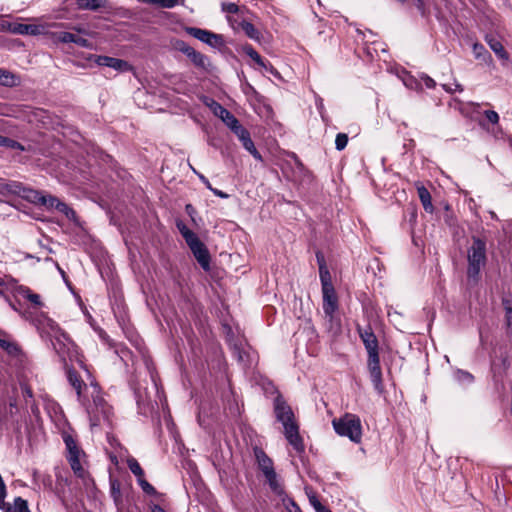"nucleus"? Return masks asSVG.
Listing matches in <instances>:
<instances>
[{
    "mask_svg": "<svg viewBox=\"0 0 512 512\" xmlns=\"http://www.w3.org/2000/svg\"><path fill=\"white\" fill-rule=\"evenodd\" d=\"M273 411L276 420L283 425V433L293 449L301 454L305 452L303 437L299 432V424L296 420L292 407L287 403L281 393H277L273 401Z\"/></svg>",
    "mask_w": 512,
    "mask_h": 512,
    "instance_id": "1",
    "label": "nucleus"
},
{
    "mask_svg": "<svg viewBox=\"0 0 512 512\" xmlns=\"http://www.w3.org/2000/svg\"><path fill=\"white\" fill-rule=\"evenodd\" d=\"M81 367L86 371L89 386L92 389L91 391V399L86 394L84 401H79V403L85 408L89 420L92 426L100 425L101 421H108L111 414V406L107 403L102 395V389L99 383L96 381L94 377H92L91 372L87 368L85 364L81 362Z\"/></svg>",
    "mask_w": 512,
    "mask_h": 512,
    "instance_id": "2",
    "label": "nucleus"
},
{
    "mask_svg": "<svg viewBox=\"0 0 512 512\" xmlns=\"http://www.w3.org/2000/svg\"><path fill=\"white\" fill-rule=\"evenodd\" d=\"M315 256L319 268V277L322 286L323 311L326 317L332 319L339 307L338 296L333 286L332 277L327 267L324 254L318 250L316 251Z\"/></svg>",
    "mask_w": 512,
    "mask_h": 512,
    "instance_id": "3",
    "label": "nucleus"
},
{
    "mask_svg": "<svg viewBox=\"0 0 512 512\" xmlns=\"http://www.w3.org/2000/svg\"><path fill=\"white\" fill-rule=\"evenodd\" d=\"M471 245L467 248V279L469 282L477 284L481 279V270L486 266L487 241L483 237L473 235Z\"/></svg>",
    "mask_w": 512,
    "mask_h": 512,
    "instance_id": "4",
    "label": "nucleus"
},
{
    "mask_svg": "<svg viewBox=\"0 0 512 512\" xmlns=\"http://www.w3.org/2000/svg\"><path fill=\"white\" fill-rule=\"evenodd\" d=\"M332 425L339 436L347 437L356 444L361 442L362 424L358 415L347 412L339 418H334Z\"/></svg>",
    "mask_w": 512,
    "mask_h": 512,
    "instance_id": "5",
    "label": "nucleus"
},
{
    "mask_svg": "<svg viewBox=\"0 0 512 512\" xmlns=\"http://www.w3.org/2000/svg\"><path fill=\"white\" fill-rule=\"evenodd\" d=\"M63 441L68 451L67 460L76 477L85 480L89 477V473L85 471L80 462V455L84 454L83 450L78 446L77 440L69 433L62 434Z\"/></svg>",
    "mask_w": 512,
    "mask_h": 512,
    "instance_id": "6",
    "label": "nucleus"
},
{
    "mask_svg": "<svg viewBox=\"0 0 512 512\" xmlns=\"http://www.w3.org/2000/svg\"><path fill=\"white\" fill-rule=\"evenodd\" d=\"M367 359V368L370 374L371 382L376 391L381 393L384 389L382 369L380 366L379 351L369 352Z\"/></svg>",
    "mask_w": 512,
    "mask_h": 512,
    "instance_id": "7",
    "label": "nucleus"
},
{
    "mask_svg": "<svg viewBox=\"0 0 512 512\" xmlns=\"http://www.w3.org/2000/svg\"><path fill=\"white\" fill-rule=\"evenodd\" d=\"M55 352L63 362H66V356H68L72 349L76 347L74 341L70 335L65 332L62 328L56 335L50 340Z\"/></svg>",
    "mask_w": 512,
    "mask_h": 512,
    "instance_id": "8",
    "label": "nucleus"
},
{
    "mask_svg": "<svg viewBox=\"0 0 512 512\" xmlns=\"http://www.w3.org/2000/svg\"><path fill=\"white\" fill-rule=\"evenodd\" d=\"M187 246L191 250L193 256L201 266V268L208 272L211 269V255L207 246L196 237L192 241L187 243Z\"/></svg>",
    "mask_w": 512,
    "mask_h": 512,
    "instance_id": "9",
    "label": "nucleus"
},
{
    "mask_svg": "<svg viewBox=\"0 0 512 512\" xmlns=\"http://www.w3.org/2000/svg\"><path fill=\"white\" fill-rule=\"evenodd\" d=\"M66 368V376L69 384L72 386V388L75 390L77 395L78 401H84L85 395L87 394L86 391L88 390L89 384L85 383L82 379L79 372L71 366H67L65 364Z\"/></svg>",
    "mask_w": 512,
    "mask_h": 512,
    "instance_id": "10",
    "label": "nucleus"
},
{
    "mask_svg": "<svg viewBox=\"0 0 512 512\" xmlns=\"http://www.w3.org/2000/svg\"><path fill=\"white\" fill-rule=\"evenodd\" d=\"M35 324L41 338H47L49 340H52L61 329L56 321L44 314H41L35 319Z\"/></svg>",
    "mask_w": 512,
    "mask_h": 512,
    "instance_id": "11",
    "label": "nucleus"
},
{
    "mask_svg": "<svg viewBox=\"0 0 512 512\" xmlns=\"http://www.w3.org/2000/svg\"><path fill=\"white\" fill-rule=\"evenodd\" d=\"M356 331L359 334L367 353L379 351V342L370 324L365 327L357 324Z\"/></svg>",
    "mask_w": 512,
    "mask_h": 512,
    "instance_id": "12",
    "label": "nucleus"
},
{
    "mask_svg": "<svg viewBox=\"0 0 512 512\" xmlns=\"http://www.w3.org/2000/svg\"><path fill=\"white\" fill-rule=\"evenodd\" d=\"M227 20L231 24L233 29H241L245 33V35L250 39L257 42L260 41L262 34L251 22L247 20L238 21L237 19H234L231 16H228Z\"/></svg>",
    "mask_w": 512,
    "mask_h": 512,
    "instance_id": "13",
    "label": "nucleus"
},
{
    "mask_svg": "<svg viewBox=\"0 0 512 512\" xmlns=\"http://www.w3.org/2000/svg\"><path fill=\"white\" fill-rule=\"evenodd\" d=\"M95 63L99 66L110 67L120 72L132 70V66L127 61L105 55L96 56Z\"/></svg>",
    "mask_w": 512,
    "mask_h": 512,
    "instance_id": "14",
    "label": "nucleus"
},
{
    "mask_svg": "<svg viewBox=\"0 0 512 512\" xmlns=\"http://www.w3.org/2000/svg\"><path fill=\"white\" fill-rule=\"evenodd\" d=\"M510 367L509 354L506 349H500L498 355L492 360L491 369L495 376L502 377Z\"/></svg>",
    "mask_w": 512,
    "mask_h": 512,
    "instance_id": "15",
    "label": "nucleus"
},
{
    "mask_svg": "<svg viewBox=\"0 0 512 512\" xmlns=\"http://www.w3.org/2000/svg\"><path fill=\"white\" fill-rule=\"evenodd\" d=\"M0 348L11 357H18L22 353L20 345L2 329H0Z\"/></svg>",
    "mask_w": 512,
    "mask_h": 512,
    "instance_id": "16",
    "label": "nucleus"
},
{
    "mask_svg": "<svg viewBox=\"0 0 512 512\" xmlns=\"http://www.w3.org/2000/svg\"><path fill=\"white\" fill-rule=\"evenodd\" d=\"M215 116L219 117L228 127L231 124L237 123V118L224 106L215 100H211L209 104Z\"/></svg>",
    "mask_w": 512,
    "mask_h": 512,
    "instance_id": "17",
    "label": "nucleus"
},
{
    "mask_svg": "<svg viewBox=\"0 0 512 512\" xmlns=\"http://www.w3.org/2000/svg\"><path fill=\"white\" fill-rule=\"evenodd\" d=\"M15 292L29 301L33 308H40L43 306L41 297L39 294L34 293L29 287L24 285H16Z\"/></svg>",
    "mask_w": 512,
    "mask_h": 512,
    "instance_id": "18",
    "label": "nucleus"
},
{
    "mask_svg": "<svg viewBox=\"0 0 512 512\" xmlns=\"http://www.w3.org/2000/svg\"><path fill=\"white\" fill-rule=\"evenodd\" d=\"M419 200L427 213H433L434 206L429 190L420 182L415 183Z\"/></svg>",
    "mask_w": 512,
    "mask_h": 512,
    "instance_id": "19",
    "label": "nucleus"
},
{
    "mask_svg": "<svg viewBox=\"0 0 512 512\" xmlns=\"http://www.w3.org/2000/svg\"><path fill=\"white\" fill-rule=\"evenodd\" d=\"M20 192L16 194L23 198L24 200L31 202L33 204H39L41 200H43V195L38 190H35L31 187L25 186L22 182H20Z\"/></svg>",
    "mask_w": 512,
    "mask_h": 512,
    "instance_id": "20",
    "label": "nucleus"
},
{
    "mask_svg": "<svg viewBox=\"0 0 512 512\" xmlns=\"http://www.w3.org/2000/svg\"><path fill=\"white\" fill-rule=\"evenodd\" d=\"M255 456L259 469L264 475L275 471L272 459L261 449L255 450Z\"/></svg>",
    "mask_w": 512,
    "mask_h": 512,
    "instance_id": "21",
    "label": "nucleus"
},
{
    "mask_svg": "<svg viewBox=\"0 0 512 512\" xmlns=\"http://www.w3.org/2000/svg\"><path fill=\"white\" fill-rule=\"evenodd\" d=\"M186 56L190 59V61L194 64L195 67L205 71L208 70V66L210 65V63L209 58L205 54H202L196 51L194 48H192L191 51L187 53Z\"/></svg>",
    "mask_w": 512,
    "mask_h": 512,
    "instance_id": "22",
    "label": "nucleus"
},
{
    "mask_svg": "<svg viewBox=\"0 0 512 512\" xmlns=\"http://www.w3.org/2000/svg\"><path fill=\"white\" fill-rule=\"evenodd\" d=\"M76 5L80 10L98 11L108 6L107 0H76Z\"/></svg>",
    "mask_w": 512,
    "mask_h": 512,
    "instance_id": "23",
    "label": "nucleus"
},
{
    "mask_svg": "<svg viewBox=\"0 0 512 512\" xmlns=\"http://www.w3.org/2000/svg\"><path fill=\"white\" fill-rule=\"evenodd\" d=\"M19 188V181L0 180V194L3 196H16L20 192Z\"/></svg>",
    "mask_w": 512,
    "mask_h": 512,
    "instance_id": "24",
    "label": "nucleus"
},
{
    "mask_svg": "<svg viewBox=\"0 0 512 512\" xmlns=\"http://www.w3.org/2000/svg\"><path fill=\"white\" fill-rule=\"evenodd\" d=\"M110 495L116 507L120 509L123 504V499L121 493V483L119 480L110 478Z\"/></svg>",
    "mask_w": 512,
    "mask_h": 512,
    "instance_id": "25",
    "label": "nucleus"
},
{
    "mask_svg": "<svg viewBox=\"0 0 512 512\" xmlns=\"http://www.w3.org/2000/svg\"><path fill=\"white\" fill-rule=\"evenodd\" d=\"M39 204L43 205L47 208H55L59 212H64V213H66V211L69 209L65 203L61 202L58 198H56L54 196H44L43 195V200H41L39 202Z\"/></svg>",
    "mask_w": 512,
    "mask_h": 512,
    "instance_id": "26",
    "label": "nucleus"
},
{
    "mask_svg": "<svg viewBox=\"0 0 512 512\" xmlns=\"http://www.w3.org/2000/svg\"><path fill=\"white\" fill-rule=\"evenodd\" d=\"M266 478V481L273 493H275L278 496H282L285 494L284 487L281 485V483L277 479V474L275 471H271L270 473L264 475Z\"/></svg>",
    "mask_w": 512,
    "mask_h": 512,
    "instance_id": "27",
    "label": "nucleus"
},
{
    "mask_svg": "<svg viewBox=\"0 0 512 512\" xmlns=\"http://www.w3.org/2000/svg\"><path fill=\"white\" fill-rule=\"evenodd\" d=\"M20 78L12 72L0 68V85L6 87H13L18 85Z\"/></svg>",
    "mask_w": 512,
    "mask_h": 512,
    "instance_id": "28",
    "label": "nucleus"
},
{
    "mask_svg": "<svg viewBox=\"0 0 512 512\" xmlns=\"http://www.w3.org/2000/svg\"><path fill=\"white\" fill-rule=\"evenodd\" d=\"M243 147L258 161H263L262 155L256 149L254 142L251 139L250 132L240 138Z\"/></svg>",
    "mask_w": 512,
    "mask_h": 512,
    "instance_id": "29",
    "label": "nucleus"
},
{
    "mask_svg": "<svg viewBox=\"0 0 512 512\" xmlns=\"http://www.w3.org/2000/svg\"><path fill=\"white\" fill-rule=\"evenodd\" d=\"M185 31L190 36L204 42L206 44L210 43V31L206 29H201L197 27H186Z\"/></svg>",
    "mask_w": 512,
    "mask_h": 512,
    "instance_id": "30",
    "label": "nucleus"
},
{
    "mask_svg": "<svg viewBox=\"0 0 512 512\" xmlns=\"http://www.w3.org/2000/svg\"><path fill=\"white\" fill-rule=\"evenodd\" d=\"M242 51L249 56L257 65L266 68V61L262 56L254 49L251 44H245L242 46Z\"/></svg>",
    "mask_w": 512,
    "mask_h": 512,
    "instance_id": "31",
    "label": "nucleus"
},
{
    "mask_svg": "<svg viewBox=\"0 0 512 512\" xmlns=\"http://www.w3.org/2000/svg\"><path fill=\"white\" fill-rule=\"evenodd\" d=\"M487 42H488V45L491 48V50L500 59H505V60L508 59V53H507V51L505 50L504 46L502 45V43L499 40H497L495 38H491Z\"/></svg>",
    "mask_w": 512,
    "mask_h": 512,
    "instance_id": "32",
    "label": "nucleus"
},
{
    "mask_svg": "<svg viewBox=\"0 0 512 512\" xmlns=\"http://www.w3.org/2000/svg\"><path fill=\"white\" fill-rule=\"evenodd\" d=\"M176 227L179 231V233L181 234V236L184 238L186 244L190 241H192L193 239H195L196 237H198L192 230H190L186 224L181 221V220H177L176 221Z\"/></svg>",
    "mask_w": 512,
    "mask_h": 512,
    "instance_id": "33",
    "label": "nucleus"
},
{
    "mask_svg": "<svg viewBox=\"0 0 512 512\" xmlns=\"http://www.w3.org/2000/svg\"><path fill=\"white\" fill-rule=\"evenodd\" d=\"M127 465L130 471L137 477V480L145 476L144 470L134 457L127 459Z\"/></svg>",
    "mask_w": 512,
    "mask_h": 512,
    "instance_id": "34",
    "label": "nucleus"
},
{
    "mask_svg": "<svg viewBox=\"0 0 512 512\" xmlns=\"http://www.w3.org/2000/svg\"><path fill=\"white\" fill-rule=\"evenodd\" d=\"M0 147H6L9 149L20 150V151L24 150V147L21 143H19L18 141L14 140L12 138L3 136V135H0Z\"/></svg>",
    "mask_w": 512,
    "mask_h": 512,
    "instance_id": "35",
    "label": "nucleus"
},
{
    "mask_svg": "<svg viewBox=\"0 0 512 512\" xmlns=\"http://www.w3.org/2000/svg\"><path fill=\"white\" fill-rule=\"evenodd\" d=\"M144 2L157 5L162 8H173L180 3H183L184 0H144Z\"/></svg>",
    "mask_w": 512,
    "mask_h": 512,
    "instance_id": "36",
    "label": "nucleus"
},
{
    "mask_svg": "<svg viewBox=\"0 0 512 512\" xmlns=\"http://www.w3.org/2000/svg\"><path fill=\"white\" fill-rule=\"evenodd\" d=\"M138 484L140 485V487L142 488V490L148 494V495H151V496H156L158 495V491L155 489V487L153 485H151L146 479H145V476L143 478H140L137 480Z\"/></svg>",
    "mask_w": 512,
    "mask_h": 512,
    "instance_id": "37",
    "label": "nucleus"
},
{
    "mask_svg": "<svg viewBox=\"0 0 512 512\" xmlns=\"http://www.w3.org/2000/svg\"><path fill=\"white\" fill-rule=\"evenodd\" d=\"M348 135L346 133H338L335 138V148L342 151L348 144Z\"/></svg>",
    "mask_w": 512,
    "mask_h": 512,
    "instance_id": "38",
    "label": "nucleus"
},
{
    "mask_svg": "<svg viewBox=\"0 0 512 512\" xmlns=\"http://www.w3.org/2000/svg\"><path fill=\"white\" fill-rule=\"evenodd\" d=\"M209 36H210V43H208V45H210L211 47H214V48H220V47L224 46L225 41H224V38L222 35L215 34L210 31Z\"/></svg>",
    "mask_w": 512,
    "mask_h": 512,
    "instance_id": "39",
    "label": "nucleus"
},
{
    "mask_svg": "<svg viewBox=\"0 0 512 512\" xmlns=\"http://www.w3.org/2000/svg\"><path fill=\"white\" fill-rule=\"evenodd\" d=\"M229 128L231 129V131L238 137V139L240 140V138H242L244 135H246L247 133H249V131L244 128L239 120L237 119V123L235 124H231L229 126Z\"/></svg>",
    "mask_w": 512,
    "mask_h": 512,
    "instance_id": "40",
    "label": "nucleus"
},
{
    "mask_svg": "<svg viewBox=\"0 0 512 512\" xmlns=\"http://www.w3.org/2000/svg\"><path fill=\"white\" fill-rule=\"evenodd\" d=\"M173 47L175 50L182 52L183 54L187 55L191 51L193 47L189 46L185 41L176 39L173 42Z\"/></svg>",
    "mask_w": 512,
    "mask_h": 512,
    "instance_id": "41",
    "label": "nucleus"
},
{
    "mask_svg": "<svg viewBox=\"0 0 512 512\" xmlns=\"http://www.w3.org/2000/svg\"><path fill=\"white\" fill-rule=\"evenodd\" d=\"M221 9L227 14H237L240 11L239 6L232 2H222Z\"/></svg>",
    "mask_w": 512,
    "mask_h": 512,
    "instance_id": "42",
    "label": "nucleus"
},
{
    "mask_svg": "<svg viewBox=\"0 0 512 512\" xmlns=\"http://www.w3.org/2000/svg\"><path fill=\"white\" fill-rule=\"evenodd\" d=\"M14 33L17 34H31L34 32L33 26L28 24H16L12 29Z\"/></svg>",
    "mask_w": 512,
    "mask_h": 512,
    "instance_id": "43",
    "label": "nucleus"
},
{
    "mask_svg": "<svg viewBox=\"0 0 512 512\" xmlns=\"http://www.w3.org/2000/svg\"><path fill=\"white\" fill-rule=\"evenodd\" d=\"M77 34L71 32H61L59 35V40L62 43H75Z\"/></svg>",
    "mask_w": 512,
    "mask_h": 512,
    "instance_id": "44",
    "label": "nucleus"
},
{
    "mask_svg": "<svg viewBox=\"0 0 512 512\" xmlns=\"http://www.w3.org/2000/svg\"><path fill=\"white\" fill-rule=\"evenodd\" d=\"M17 285V280L11 276H5L4 278L0 277V288L2 287H12L15 289Z\"/></svg>",
    "mask_w": 512,
    "mask_h": 512,
    "instance_id": "45",
    "label": "nucleus"
},
{
    "mask_svg": "<svg viewBox=\"0 0 512 512\" xmlns=\"http://www.w3.org/2000/svg\"><path fill=\"white\" fill-rule=\"evenodd\" d=\"M485 118L491 124H497L499 122V115L494 110H486L484 111Z\"/></svg>",
    "mask_w": 512,
    "mask_h": 512,
    "instance_id": "46",
    "label": "nucleus"
},
{
    "mask_svg": "<svg viewBox=\"0 0 512 512\" xmlns=\"http://www.w3.org/2000/svg\"><path fill=\"white\" fill-rule=\"evenodd\" d=\"M21 391H22V395L25 399V402L26 404H29V399H32L33 398V390L32 388L27 385V384H22L21 385Z\"/></svg>",
    "mask_w": 512,
    "mask_h": 512,
    "instance_id": "47",
    "label": "nucleus"
},
{
    "mask_svg": "<svg viewBox=\"0 0 512 512\" xmlns=\"http://www.w3.org/2000/svg\"><path fill=\"white\" fill-rule=\"evenodd\" d=\"M185 212L189 215L191 218V221L196 224L195 215L197 214V211L195 207L192 204H186L185 206Z\"/></svg>",
    "mask_w": 512,
    "mask_h": 512,
    "instance_id": "48",
    "label": "nucleus"
},
{
    "mask_svg": "<svg viewBox=\"0 0 512 512\" xmlns=\"http://www.w3.org/2000/svg\"><path fill=\"white\" fill-rule=\"evenodd\" d=\"M413 5L418 9L422 16L426 15V6L424 0H412Z\"/></svg>",
    "mask_w": 512,
    "mask_h": 512,
    "instance_id": "49",
    "label": "nucleus"
},
{
    "mask_svg": "<svg viewBox=\"0 0 512 512\" xmlns=\"http://www.w3.org/2000/svg\"><path fill=\"white\" fill-rule=\"evenodd\" d=\"M75 44H77L80 47H85V48L90 46L89 40L84 38V37H82V36H80V35H78V34H77V37H76V40H75Z\"/></svg>",
    "mask_w": 512,
    "mask_h": 512,
    "instance_id": "50",
    "label": "nucleus"
},
{
    "mask_svg": "<svg viewBox=\"0 0 512 512\" xmlns=\"http://www.w3.org/2000/svg\"><path fill=\"white\" fill-rule=\"evenodd\" d=\"M502 306L504 311L512 310V296L502 299Z\"/></svg>",
    "mask_w": 512,
    "mask_h": 512,
    "instance_id": "51",
    "label": "nucleus"
},
{
    "mask_svg": "<svg viewBox=\"0 0 512 512\" xmlns=\"http://www.w3.org/2000/svg\"><path fill=\"white\" fill-rule=\"evenodd\" d=\"M423 80H424L425 86H426L427 88H429V89H433V88H435V86H436V82L434 81V79H432V78H431V77H429V76H425V77L423 78Z\"/></svg>",
    "mask_w": 512,
    "mask_h": 512,
    "instance_id": "52",
    "label": "nucleus"
},
{
    "mask_svg": "<svg viewBox=\"0 0 512 512\" xmlns=\"http://www.w3.org/2000/svg\"><path fill=\"white\" fill-rule=\"evenodd\" d=\"M210 191H212L215 196L222 198V199H227L229 197V195L226 192H223L216 188H210Z\"/></svg>",
    "mask_w": 512,
    "mask_h": 512,
    "instance_id": "53",
    "label": "nucleus"
},
{
    "mask_svg": "<svg viewBox=\"0 0 512 512\" xmlns=\"http://www.w3.org/2000/svg\"><path fill=\"white\" fill-rule=\"evenodd\" d=\"M290 505L291 509H289V512H303L300 506L293 499H290Z\"/></svg>",
    "mask_w": 512,
    "mask_h": 512,
    "instance_id": "54",
    "label": "nucleus"
},
{
    "mask_svg": "<svg viewBox=\"0 0 512 512\" xmlns=\"http://www.w3.org/2000/svg\"><path fill=\"white\" fill-rule=\"evenodd\" d=\"M149 507L151 512H166L159 504L151 503Z\"/></svg>",
    "mask_w": 512,
    "mask_h": 512,
    "instance_id": "55",
    "label": "nucleus"
},
{
    "mask_svg": "<svg viewBox=\"0 0 512 512\" xmlns=\"http://www.w3.org/2000/svg\"><path fill=\"white\" fill-rule=\"evenodd\" d=\"M505 322L507 326L512 327V310L505 312Z\"/></svg>",
    "mask_w": 512,
    "mask_h": 512,
    "instance_id": "56",
    "label": "nucleus"
},
{
    "mask_svg": "<svg viewBox=\"0 0 512 512\" xmlns=\"http://www.w3.org/2000/svg\"><path fill=\"white\" fill-rule=\"evenodd\" d=\"M326 508L325 505H323L321 502H317V505H315L314 509L316 512H323V510Z\"/></svg>",
    "mask_w": 512,
    "mask_h": 512,
    "instance_id": "57",
    "label": "nucleus"
},
{
    "mask_svg": "<svg viewBox=\"0 0 512 512\" xmlns=\"http://www.w3.org/2000/svg\"><path fill=\"white\" fill-rule=\"evenodd\" d=\"M200 179L202 180V182L206 185V187L210 190V188H213L209 182V180L204 177L203 175L200 176Z\"/></svg>",
    "mask_w": 512,
    "mask_h": 512,
    "instance_id": "58",
    "label": "nucleus"
},
{
    "mask_svg": "<svg viewBox=\"0 0 512 512\" xmlns=\"http://www.w3.org/2000/svg\"><path fill=\"white\" fill-rule=\"evenodd\" d=\"M309 501H310V503H311V505H312L313 507H315V505H317V502H320V501L317 499V497H316V496H312V497H310V498H309Z\"/></svg>",
    "mask_w": 512,
    "mask_h": 512,
    "instance_id": "59",
    "label": "nucleus"
},
{
    "mask_svg": "<svg viewBox=\"0 0 512 512\" xmlns=\"http://www.w3.org/2000/svg\"><path fill=\"white\" fill-rule=\"evenodd\" d=\"M478 48H479V49H482V50L484 49L483 45L475 44V45H474V50L476 51Z\"/></svg>",
    "mask_w": 512,
    "mask_h": 512,
    "instance_id": "60",
    "label": "nucleus"
},
{
    "mask_svg": "<svg viewBox=\"0 0 512 512\" xmlns=\"http://www.w3.org/2000/svg\"><path fill=\"white\" fill-rule=\"evenodd\" d=\"M456 90L462 92L463 91V87L460 84H457L456 85Z\"/></svg>",
    "mask_w": 512,
    "mask_h": 512,
    "instance_id": "61",
    "label": "nucleus"
}]
</instances>
